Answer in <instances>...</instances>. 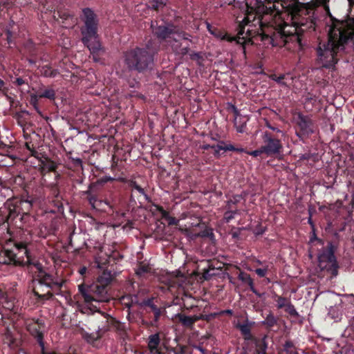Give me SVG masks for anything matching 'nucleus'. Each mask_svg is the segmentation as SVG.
I'll use <instances>...</instances> for the list:
<instances>
[{
    "instance_id": "19",
    "label": "nucleus",
    "mask_w": 354,
    "mask_h": 354,
    "mask_svg": "<svg viewBox=\"0 0 354 354\" xmlns=\"http://www.w3.org/2000/svg\"><path fill=\"white\" fill-rule=\"evenodd\" d=\"M175 317L177 318L181 324L186 327L192 326L196 321L202 319V317L194 315L193 317L188 316L183 313H177L175 315Z\"/></svg>"
},
{
    "instance_id": "15",
    "label": "nucleus",
    "mask_w": 354,
    "mask_h": 354,
    "mask_svg": "<svg viewBox=\"0 0 354 354\" xmlns=\"http://www.w3.org/2000/svg\"><path fill=\"white\" fill-rule=\"evenodd\" d=\"M187 43L185 45H183L182 42L180 41L179 39L176 38H174L171 41L170 46L173 53L176 55L185 56L189 54V41H185Z\"/></svg>"
},
{
    "instance_id": "63",
    "label": "nucleus",
    "mask_w": 354,
    "mask_h": 354,
    "mask_svg": "<svg viewBox=\"0 0 354 354\" xmlns=\"http://www.w3.org/2000/svg\"><path fill=\"white\" fill-rule=\"evenodd\" d=\"M213 148H214V145H209V144L203 145L201 146V149H203V150H208L209 149H213Z\"/></svg>"
},
{
    "instance_id": "59",
    "label": "nucleus",
    "mask_w": 354,
    "mask_h": 354,
    "mask_svg": "<svg viewBox=\"0 0 354 354\" xmlns=\"http://www.w3.org/2000/svg\"><path fill=\"white\" fill-rule=\"evenodd\" d=\"M317 240L318 242L321 244H323L324 242L322 239H319L317 237L315 233L314 232L313 234L310 236V241L313 242V241Z\"/></svg>"
},
{
    "instance_id": "10",
    "label": "nucleus",
    "mask_w": 354,
    "mask_h": 354,
    "mask_svg": "<svg viewBox=\"0 0 354 354\" xmlns=\"http://www.w3.org/2000/svg\"><path fill=\"white\" fill-rule=\"evenodd\" d=\"M336 248L332 242H328L326 248L322 249L318 254L317 259L319 266L325 262L330 263L331 265L328 270L331 273L333 277H336L338 274V263L335 255Z\"/></svg>"
},
{
    "instance_id": "8",
    "label": "nucleus",
    "mask_w": 354,
    "mask_h": 354,
    "mask_svg": "<svg viewBox=\"0 0 354 354\" xmlns=\"http://www.w3.org/2000/svg\"><path fill=\"white\" fill-rule=\"evenodd\" d=\"M29 216L26 213L21 214L19 207L12 202L7 201L0 207V223H7L8 225H13L21 228Z\"/></svg>"
},
{
    "instance_id": "9",
    "label": "nucleus",
    "mask_w": 354,
    "mask_h": 354,
    "mask_svg": "<svg viewBox=\"0 0 354 354\" xmlns=\"http://www.w3.org/2000/svg\"><path fill=\"white\" fill-rule=\"evenodd\" d=\"M154 35L161 40L170 37L171 35H176L179 39L183 41L192 42V37L189 33L180 30L176 26L169 21H163L162 24L156 26L154 28Z\"/></svg>"
},
{
    "instance_id": "47",
    "label": "nucleus",
    "mask_w": 354,
    "mask_h": 354,
    "mask_svg": "<svg viewBox=\"0 0 354 354\" xmlns=\"http://www.w3.org/2000/svg\"><path fill=\"white\" fill-rule=\"evenodd\" d=\"M255 272L259 277H264L267 274L268 268H257Z\"/></svg>"
},
{
    "instance_id": "22",
    "label": "nucleus",
    "mask_w": 354,
    "mask_h": 354,
    "mask_svg": "<svg viewBox=\"0 0 354 354\" xmlns=\"http://www.w3.org/2000/svg\"><path fill=\"white\" fill-rule=\"evenodd\" d=\"M160 342V338L159 334L155 333L149 336L148 337V347L151 352L158 348V346Z\"/></svg>"
},
{
    "instance_id": "4",
    "label": "nucleus",
    "mask_w": 354,
    "mask_h": 354,
    "mask_svg": "<svg viewBox=\"0 0 354 354\" xmlns=\"http://www.w3.org/2000/svg\"><path fill=\"white\" fill-rule=\"evenodd\" d=\"M80 19L83 22V25L80 28L81 41L89 50L93 61L98 62H100L98 54L102 48L97 35L99 24L97 17L91 8H84L82 9Z\"/></svg>"
},
{
    "instance_id": "48",
    "label": "nucleus",
    "mask_w": 354,
    "mask_h": 354,
    "mask_svg": "<svg viewBox=\"0 0 354 354\" xmlns=\"http://www.w3.org/2000/svg\"><path fill=\"white\" fill-rule=\"evenodd\" d=\"M124 301V305L126 308H128V314H130V309L131 308L136 305L134 303L132 302V299H125Z\"/></svg>"
},
{
    "instance_id": "60",
    "label": "nucleus",
    "mask_w": 354,
    "mask_h": 354,
    "mask_svg": "<svg viewBox=\"0 0 354 354\" xmlns=\"http://www.w3.org/2000/svg\"><path fill=\"white\" fill-rule=\"evenodd\" d=\"M193 348L196 350L199 351L203 354H205V349L201 345H194Z\"/></svg>"
},
{
    "instance_id": "7",
    "label": "nucleus",
    "mask_w": 354,
    "mask_h": 354,
    "mask_svg": "<svg viewBox=\"0 0 354 354\" xmlns=\"http://www.w3.org/2000/svg\"><path fill=\"white\" fill-rule=\"evenodd\" d=\"M78 290L84 301L88 304L93 301L106 303L111 299L109 288L97 282L87 286L80 284L78 286Z\"/></svg>"
},
{
    "instance_id": "13",
    "label": "nucleus",
    "mask_w": 354,
    "mask_h": 354,
    "mask_svg": "<svg viewBox=\"0 0 354 354\" xmlns=\"http://www.w3.org/2000/svg\"><path fill=\"white\" fill-rule=\"evenodd\" d=\"M138 290H136L135 283H131V288L133 290L129 295L122 297V300L125 299H132V302L138 306L142 308L145 307L142 303H145L147 298H143L147 294V290L143 287H140L139 284H137Z\"/></svg>"
},
{
    "instance_id": "56",
    "label": "nucleus",
    "mask_w": 354,
    "mask_h": 354,
    "mask_svg": "<svg viewBox=\"0 0 354 354\" xmlns=\"http://www.w3.org/2000/svg\"><path fill=\"white\" fill-rule=\"evenodd\" d=\"M13 83L17 86H21L26 84V82L22 77H19L15 79Z\"/></svg>"
},
{
    "instance_id": "51",
    "label": "nucleus",
    "mask_w": 354,
    "mask_h": 354,
    "mask_svg": "<svg viewBox=\"0 0 354 354\" xmlns=\"http://www.w3.org/2000/svg\"><path fill=\"white\" fill-rule=\"evenodd\" d=\"M93 209L96 210L104 209V201L98 198L96 203V205H95Z\"/></svg>"
},
{
    "instance_id": "27",
    "label": "nucleus",
    "mask_w": 354,
    "mask_h": 354,
    "mask_svg": "<svg viewBox=\"0 0 354 354\" xmlns=\"http://www.w3.org/2000/svg\"><path fill=\"white\" fill-rule=\"evenodd\" d=\"M196 237L209 238L212 241H215V236L212 228L206 227L203 231L195 235Z\"/></svg>"
},
{
    "instance_id": "64",
    "label": "nucleus",
    "mask_w": 354,
    "mask_h": 354,
    "mask_svg": "<svg viewBox=\"0 0 354 354\" xmlns=\"http://www.w3.org/2000/svg\"><path fill=\"white\" fill-rule=\"evenodd\" d=\"M87 271V268L86 266H83L82 268H80L79 270V273L81 274V275H84L85 274V273Z\"/></svg>"
},
{
    "instance_id": "45",
    "label": "nucleus",
    "mask_w": 354,
    "mask_h": 354,
    "mask_svg": "<svg viewBox=\"0 0 354 354\" xmlns=\"http://www.w3.org/2000/svg\"><path fill=\"white\" fill-rule=\"evenodd\" d=\"M263 153H264V151L263 149L262 146L259 149H256V150H254V151H247V153L248 155L252 156L254 157H257L258 156H260L261 154H262Z\"/></svg>"
},
{
    "instance_id": "35",
    "label": "nucleus",
    "mask_w": 354,
    "mask_h": 354,
    "mask_svg": "<svg viewBox=\"0 0 354 354\" xmlns=\"http://www.w3.org/2000/svg\"><path fill=\"white\" fill-rule=\"evenodd\" d=\"M83 336L87 342H94L97 339L100 338L102 336V335L100 333H97V329L96 332L95 333L89 334L88 333H85Z\"/></svg>"
},
{
    "instance_id": "62",
    "label": "nucleus",
    "mask_w": 354,
    "mask_h": 354,
    "mask_svg": "<svg viewBox=\"0 0 354 354\" xmlns=\"http://www.w3.org/2000/svg\"><path fill=\"white\" fill-rule=\"evenodd\" d=\"M231 107H232V110L233 111L235 116L237 117L240 114L239 109L236 108V106H234L233 104H231Z\"/></svg>"
},
{
    "instance_id": "34",
    "label": "nucleus",
    "mask_w": 354,
    "mask_h": 354,
    "mask_svg": "<svg viewBox=\"0 0 354 354\" xmlns=\"http://www.w3.org/2000/svg\"><path fill=\"white\" fill-rule=\"evenodd\" d=\"M165 5V0H150L148 3L149 8L156 10Z\"/></svg>"
},
{
    "instance_id": "38",
    "label": "nucleus",
    "mask_w": 354,
    "mask_h": 354,
    "mask_svg": "<svg viewBox=\"0 0 354 354\" xmlns=\"http://www.w3.org/2000/svg\"><path fill=\"white\" fill-rule=\"evenodd\" d=\"M12 24H14V21L12 20L10 22L9 27H7L6 30V36H7L6 39H7V42L9 45H10L12 42V32L10 29Z\"/></svg>"
},
{
    "instance_id": "46",
    "label": "nucleus",
    "mask_w": 354,
    "mask_h": 354,
    "mask_svg": "<svg viewBox=\"0 0 354 354\" xmlns=\"http://www.w3.org/2000/svg\"><path fill=\"white\" fill-rule=\"evenodd\" d=\"M70 159L71 160L72 162L75 166H78L83 167V162L82 160L79 157H71Z\"/></svg>"
},
{
    "instance_id": "31",
    "label": "nucleus",
    "mask_w": 354,
    "mask_h": 354,
    "mask_svg": "<svg viewBox=\"0 0 354 354\" xmlns=\"http://www.w3.org/2000/svg\"><path fill=\"white\" fill-rule=\"evenodd\" d=\"M54 203V208L50 210V212L54 214H63L64 212V207L62 201L55 200L53 201Z\"/></svg>"
},
{
    "instance_id": "24",
    "label": "nucleus",
    "mask_w": 354,
    "mask_h": 354,
    "mask_svg": "<svg viewBox=\"0 0 354 354\" xmlns=\"http://www.w3.org/2000/svg\"><path fill=\"white\" fill-rule=\"evenodd\" d=\"M37 97L39 98H46L50 100H54L55 99V91L51 87H48L44 91L39 92L37 93Z\"/></svg>"
},
{
    "instance_id": "39",
    "label": "nucleus",
    "mask_w": 354,
    "mask_h": 354,
    "mask_svg": "<svg viewBox=\"0 0 354 354\" xmlns=\"http://www.w3.org/2000/svg\"><path fill=\"white\" fill-rule=\"evenodd\" d=\"M115 180L114 178L111 176H104L97 179V183L99 185H103L110 181H113Z\"/></svg>"
},
{
    "instance_id": "53",
    "label": "nucleus",
    "mask_w": 354,
    "mask_h": 354,
    "mask_svg": "<svg viewBox=\"0 0 354 354\" xmlns=\"http://www.w3.org/2000/svg\"><path fill=\"white\" fill-rule=\"evenodd\" d=\"M293 346H294V344L290 340L286 341L285 344H283L284 351H286L287 353H288L289 349L292 348Z\"/></svg>"
},
{
    "instance_id": "43",
    "label": "nucleus",
    "mask_w": 354,
    "mask_h": 354,
    "mask_svg": "<svg viewBox=\"0 0 354 354\" xmlns=\"http://www.w3.org/2000/svg\"><path fill=\"white\" fill-rule=\"evenodd\" d=\"M316 101L315 95L308 94L304 99V104L307 106L308 104H313V102Z\"/></svg>"
},
{
    "instance_id": "49",
    "label": "nucleus",
    "mask_w": 354,
    "mask_h": 354,
    "mask_svg": "<svg viewBox=\"0 0 354 354\" xmlns=\"http://www.w3.org/2000/svg\"><path fill=\"white\" fill-rule=\"evenodd\" d=\"M229 147V144H225V142L223 140H219L218 142V144L216 145V148L218 149H222L223 151H229V149H226L225 147Z\"/></svg>"
},
{
    "instance_id": "42",
    "label": "nucleus",
    "mask_w": 354,
    "mask_h": 354,
    "mask_svg": "<svg viewBox=\"0 0 354 354\" xmlns=\"http://www.w3.org/2000/svg\"><path fill=\"white\" fill-rule=\"evenodd\" d=\"M234 213H232V210L227 209L224 214V221L225 223H229L232 219H234Z\"/></svg>"
},
{
    "instance_id": "6",
    "label": "nucleus",
    "mask_w": 354,
    "mask_h": 354,
    "mask_svg": "<svg viewBox=\"0 0 354 354\" xmlns=\"http://www.w3.org/2000/svg\"><path fill=\"white\" fill-rule=\"evenodd\" d=\"M123 62L129 72L145 73L153 69L154 54L147 47H135L123 53Z\"/></svg>"
},
{
    "instance_id": "32",
    "label": "nucleus",
    "mask_w": 354,
    "mask_h": 354,
    "mask_svg": "<svg viewBox=\"0 0 354 354\" xmlns=\"http://www.w3.org/2000/svg\"><path fill=\"white\" fill-rule=\"evenodd\" d=\"M91 188V185H90L88 187V189L85 192V194L88 196V201L89 205L91 206V207L93 209L95 205H96L97 201L98 198L93 195L91 192L90 189Z\"/></svg>"
},
{
    "instance_id": "1",
    "label": "nucleus",
    "mask_w": 354,
    "mask_h": 354,
    "mask_svg": "<svg viewBox=\"0 0 354 354\" xmlns=\"http://www.w3.org/2000/svg\"><path fill=\"white\" fill-rule=\"evenodd\" d=\"M293 0H256L259 4L256 13H250L239 25L234 40L241 44L245 56V46L252 44V39L258 37L264 46L283 47L289 42H295L299 50L303 49L305 43L301 35H287L284 28L287 26L285 17L290 15L292 23L295 10L286 4Z\"/></svg>"
},
{
    "instance_id": "30",
    "label": "nucleus",
    "mask_w": 354,
    "mask_h": 354,
    "mask_svg": "<svg viewBox=\"0 0 354 354\" xmlns=\"http://www.w3.org/2000/svg\"><path fill=\"white\" fill-rule=\"evenodd\" d=\"M261 323L263 325H266L269 327H272L277 324V319L274 316V315L270 313L266 316L265 320H263Z\"/></svg>"
},
{
    "instance_id": "26",
    "label": "nucleus",
    "mask_w": 354,
    "mask_h": 354,
    "mask_svg": "<svg viewBox=\"0 0 354 354\" xmlns=\"http://www.w3.org/2000/svg\"><path fill=\"white\" fill-rule=\"evenodd\" d=\"M237 327L239 328L241 334L243 335H244L245 340L251 339V338H252L251 329H250L249 324L246 323V324H239L237 326Z\"/></svg>"
},
{
    "instance_id": "58",
    "label": "nucleus",
    "mask_w": 354,
    "mask_h": 354,
    "mask_svg": "<svg viewBox=\"0 0 354 354\" xmlns=\"http://www.w3.org/2000/svg\"><path fill=\"white\" fill-rule=\"evenodd\" d=\"M205 24H206V27H207L208 32L212 35H216V33H215L214 30H213L212 25L207 21L205 22Z\"/></svg>"
},
{
    "instance_id": "40",
    "label": "nucleus",
    "mask_w": 354,
    "mask_h": 354,
    "mask_svg": "<svg viewBox=\"0 0 354 354\" xmlns=\"http://www.w3.org/2000/svg\"><path fill=\"white\" fill-rule=\"evenodd\" d=\"M286 75L282 74L279 76H278L277 80H275V82L281 85V86L288 87V84L286 81L284 80L286 79Z\"/></svg>"
},
{
    "instance_id": "5",
    "label": "nucleus",
    "mask_w": 354,
    "mask_h": 354,
    "mask_svg": "<svg viewBox=\"0 0 354 354\" xmlns=\"http://www.w3.org/2000/svg\"><path fill=\"white\" fill-rule=\"evenodd\" d=\"M15 252L6 251L9 259L10 261H15L16 258H23L24 255L26 259H23L21 263L27 266H33L37 269L38 271L37 281L40 286H45L49 289L60 288L62 286V283L59 282L52 274L44 270L41 263L35 257L31 255L25 243H15Z\"/></svg>"
},
{
    "instance_id": "2",
    "label": "nucleus",
    "mask_w": 354,
    "mask_h": 354,
    "mask_svg": "<svg viewBox=\"0 0 354 354\" xmlns=\"http://www.w3.org/2000/svg\"><path fill=\"white\" fill-rule=\"evenodd\" d=\"M328 41L316 48L317 62L323 68L334 70L337 62L350 53L354 41V17L328 24Z\"/></svg>"
},
{
    "instance_id": "21",
    "label": "nucleus",
    "mask_w": 354,
    "mask_h": 354,
    "mask_svg": "<svg viewBox=\"0 0 354 354\" xmlns=\"http://www.w3.org/2000/svg\"><path fill=\"white\" fill-rule=\"evenodd\" d=\"M113 322L114 320L111 317L107 315H104L103 320L97 327V333L102 335L111 328L113 325Z\"/></svg>"
},
{
    "instance_id": "54",
    "label": "nucleus",
    "mask_w": 354,
    "mask_h": 354,
    "mask_svg": "<svg viewBox=\"0 0 354 354\" xmlns=\"http://www.w3.org/2000/svg\"><path fill=\"white\" fill-rule=\"evenodd\" d=\"M267 336L265 335L261 339V346L260 351H266L268 348V343L266 342Z\"/></svg>"
},
{
    "instance_id": "16",
    "label": "nucleus",
    "mask_w": 354,
    "mask_h": 354,
    "mask_svg": "<svg viewBox=\"0 0 354 354\" xmlns=\"http://www.w3.org/2000/svg\"><path fill=\"white\" fill-rule=\"evenodd\" d=\"M154 298L153 297L147 298L145 303H142L145 306L149 307L154 314V318L151 322L150 325L151 326H157V324L160 319V317L164 310L162 308L158 307L153 303Z\"/></svg>"
},
{
    "instance_id": "14",
    "label": "nucleus",
    "mask_w": 354,
    "mask_h": 354,
    "mask_svg": "<svg viewBox=\"0 0 354 354\" xmlns=\"http://www.w3.org/2000/svg\"><path fill=\"white\" fill-rule=\"evenodd\" d=\"M333 295L338 298L339 301H336L335 304L333 306H330L328 308V315L331 319H334L335 322H338L342 319V305L344 304V301L342 298H339V297H342L344 299H353V295H336L333 293Z\"/></svg>"
},
{
    "instance_id": "44",
    "label": "nucleus",
    "mask_w": 354,
    "mask_h": 354,
    "mask_svg": "<svg viewBox=\"0 0 354 354\" xmlns=\"http://www.w3.org/2000/svg\"><path fill=\"white\" fill-rule=\"evenodd\" d=\"M189 55L190 59L192 60H197L198 62H199L201 59H202V56L201 53L198 52H192ZM198 64L201 65V63L198 62Z\"/></svg>"
},
{
    "instance_id": "41",
    "label": "nucleus",
    "mask_w": 354,
    "mask_h": 354,
    "mask_svg": "<svg viewBox=\"0 0 354 354\" xmlns=\"http://www.w3.org/2000/svg\"><path fill=\"white\" fill-rule=\"evenodd\" d=\"M156 207L157 211L160 214L162 218L166 220L169 216V212L164 209V208L161 206L156 205Z\"/></svg>"
},
{
    "instance_id": "20",
    "label": "nucleus",
    "mask_w": 354,
    "mask_h": 354,
    "mask_svg": "<svg viewBox=\"0 0 354 354\" xmlns=\"http://www.w3.org/2000/svg\"><path fill=\"white\" fill-rule=\"evenodd\" d=\"M28 330L31 335L34 337L39 344L41 349L44 351V333L39 330L36 325L28 326Z\"/></svg>"
},
{
    "instance_id": "55",
    "label": "nucleus",
    "mask_w": 354,
    "mask_h": 354,
    "mask_svg": "<svg viewBox=\"0 0 354 354\" xmlns=\"http://www.w3.org/2000/svg\"><path fill=\"white\" fill-rule=\"evenodd\" d=\"M172 351L174 354H185V348L183 346H179L177 348H173Z\"/></svg>"
},
{
    "instance_id": "23",
    "label": "nucleus",
    "mask_w": 354,
    "mask_h": 354,
    "mask_svg": "<svg viewBox=\"0 0 354 354\" xmlns=\"http://www.w3.org/2000/svg\"><path fill=\"white\" fill-rule=\"evenodd\" d=\"M40 71L41 75L45 77H55L59 74L58 69H52L49 65L41 66Z\"/></svg>"
},
{
    "instance_id": "61",
    "label": "nucleus",
    "mask_w": 354,
    "mask_h": 354,
    "mask_svg": "<svg viewBox=\"0 0 354 354\" xmlns=\"http://www.w3.org/2000/svg\"><path fill=\"white\" fill-rule=\"evenodd\" d=\"M213 149H214V156L215 157H216V158H219V157L221 156L220 151H221V149H218L216 148V145H214V148H213Z\"/></svg>"
},
{
    "instance_id": "50",
    "label": "nucleus",
    "mask_w": 354,
    "mask_h": 354,
    "mask_svg": "<svg viewBox=\"0 0 354 354\" xmlns=\"http://www.w3.org/2000/svg\"><path fill=\"white\" fill-rule=\"evenodd\" d=\"M226 149H229V151H237V152H245L247 153V151H245L243 148H237L235 147L233 145L229 144V147H225Z\"/></svg>"
},
{
    "instance_id": "17",
    "label": "nucleus",
    "mask_w": 354,
    "mask_h": 354,
    "mask_svg": "<svg viewBox=\"0 0 354 354\" xmlns=\"http://www.w3.org/2000/svg\"><path fill=\"white\" fill-rule=\"evenodd\" d=\"M238 279L241 281L243 283H247L250 290L258 297H262L265 293H260L254 287L253 279L250 277V275L243 271H241L238 275Z\"/></svg>"
},
{
    "instance_id": "52",
    "label": "nucleus",
    "mask_w": 354,
    "mask_h": 354,
    "mask_svg": "<svg viewBox=\"0 0 354 354\" xmlns=\"http://www.w3.org/2000/svg\"><path fill=\"white\" fill-rule=\"evenodd\" d=\"M166 221H167L169 225H175L178 223V220L174 217L171 216L170 215L166 219Z\"/></svg>"
},
{
    "instance_id": "29",
    "label": "nucleus",
    "mask_w": 354,
    "mask_h": 354,
    "mask_svg": "<svg viewBox=\"0 0 354 354\" xmlns=\"http://www.w3.org/2000/svg\"><path fill=\"white\" fill-rule=\"evenodd\" d=\"M130 185L133 190H136L140 194L143 195L146 201H151L150 197L145 193L144 189L142 188L136 182L132 181Z\"/></svg>"
},
{
    "instance_id": "11",
    "label": "nucleus",
    "mask_w": 354,
    "mask_h": 354,
    "mask_svg": "<svg viewBox=\"0 0 354 354\" xmlns=\"http://www.w3.org/2000/svg\"><path fill=\"white\" fill-rule=\"evenodd\" d=\"M262 139L264 143L262 146L264 153L268 156L280 153L282 145L279 139L274 138L273 136L268 131H265L263 133Z\"/></svg>"
},
{
    "instance_id": "3",
    "label": "nucleus",
    "mask_w": 354,
    "mask_h": 354,
    "mask_svg": "<svg viewBox=\"0 0 354 354\" xmlns=\"http://www.w3.org/2000/svg\"><path fill=\"white\" fill-rule=\"evenodd\" d=\"M328 1L329 0H293L286 4V6H289L290 9L295 10L294 26L297 31L296 35H300L305 32H312L316 30L319 19L315 6H322L330 17L329 21L326 23L327 25L331 24L332 21L337 20L330 12Z\"/></svg>"
},
{
    "instance_id": "12",
    "label": "nucleus",
    "mask_w": 354,
    "mask_h": 354,
    "mask_svg": "<svg viewBox=\"0 0 354 354\" xmlns=\"http://www.w3.org/2000/svg\"><path fill=\"white\" fill-rule=\"evenodd\" d=\"M297 124L301 132H297L296 136L300 140L302 139L304 136H308L314 133L313 122L309 116L299 113L297 116Z\"/></svg>"
},
{
    "instance_id": "28",
    "label": "nucleus",
    "mask_w": 354,
    "mask_h": 354,
    "mask_svg": "<svg viewBox=\"0 0 354 354\" xmlns=\"http://www.w3.org/2000/svg\"><path fill=\"white\" fill-rule=\"evenodd\" d=\"M312 160L313 162H316L319 160V155L317 153L306 152L304 153L299 154V160Z\"/></svg>"
},
{
    "instance_id": "25",
    "label": "nucleus",
    "mask_w": 354,
    "mask_h": 354,
    "mask_svg": "<svg viewBox=\"0 0 354 354\" xmlns=\"http://www.w3.org/2000/svg\"><path fill=\"white\" fill-rule=\"evenodd\" d=\"M245 192H242L241 194H234L230 200L226 201L227 207L230 209L232 205H236L241 200H245Z\"/></svg>"
},
{
    "instance_id": "37",
    "label": "nucleus",
    "mask_w": 354,
    "mask_h": 354,
    "mask_svg": "<svg viewBox=\"0 0 354 354\" xmlns=\"http://www.w3.org/2000/svg\"><path fill=\"white\" fill-rule=\"evenodd\" d=\"M276 301L277 308L281 309L283 308H285L286 304L289 302V300L286 297L279 296L277 297Z\"/></svg>"
},
{
    "instance_id": "18",
    "label": "nucleus",
    "mask_w": 354,
    "mask_h": 354,
    "mask_svg": "<svg viewBox=\"0 0 354 354\" xmlns=\"http://www.w3.org/2000/svg\"><path fill=\"white\" fill-rule=\"evenodd\" d=\"M117 276L116 272L104 270L97 278V283L108 287L112 282L113 279Z\"/></svg>"
},
{
    "instance_id": "57",
    "label": "nucleus",
    "mask_w": 354,
    "mask_h": 354,
    "mask_svg": "<svg viewBox=\"0 0 354 354\" xmlns=\"http://www.w3.org/2000/svg\"><path fill=\"white\" fill-rule=\"evenodd\" d=\"M266 127H267L268 128H269L270 129H271V130L274 131H276V132H277V133H281L282 135H283V134H284V133H283V132L281 130H280V129H278L277 127H274L272 126V125H271L270 123H268V122L266 124Z\"/></svg>"
},
{
    "instance_id": "33",
    "label": "nucleus",
    "mask_w": 354,
    "mask_h": 354,
    "mask_svg": "<svg viewBox=\"0 0 354 354\" xmlns=\"http://www.w3.org/2000/svg\"><path fill=\"white\" fill-rule=\"evenodd\" d=\"M285 311L288 313L290 315L294 317H298L299 316L298 312L295 308L294 305L289 301V302L285 306Z\"/></svg>"
},
{
    "instance_id": "36",
    "label": "nucleus",
    "mask_w": 354,
    "mask_h": 354,
    "mask_svg": "<svg viewBox=\"0 0 354 354\" xmlns=\"http://www.w3.org/2000/svg\"><path fill=\"white\" fill-rule=\"evenodd\" d=\"M149 272H150V268L146 265H140L136 270V273L138 276H142L144 274Z\"/></svg>"
}]
</instances>
